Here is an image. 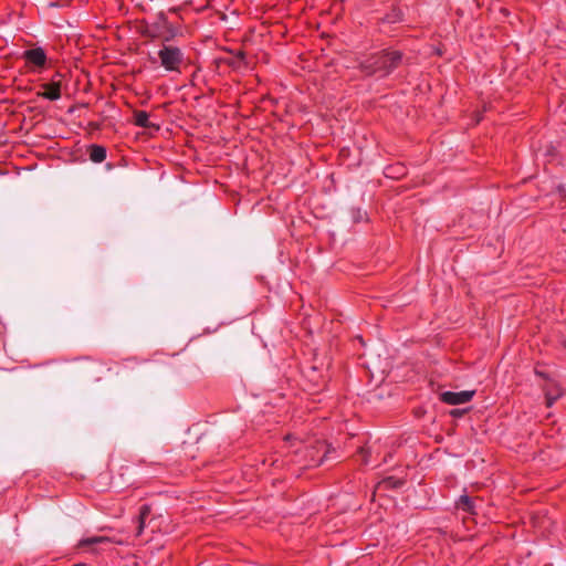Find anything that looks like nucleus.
Wrapping results in <instances>:
<instances>
[{
  "instance_id": "1",
  "label": "nucleus",
  "mask_w": 566,
  "mask_h": 566,
  "mask_svg": "<svg viewBox=\"0 0 566 566\" xmlns=\"http://www.w3.org/2000/svg\"><path fill=\"white\" fill-rule=\"evenodd\" d=\"M402 62V54L399 51H387L375 53L367 57L361 67L368 75L387 76Z\"/></svg>"
},
{
  "instance_id": "2",
  "label": "nucleus",
  "mask_w": 566,
  "mask_h": 566,
  "mask_svg": "<svg viewBox=\"0 0 566 566\" xmlns=\"http://www.w3.org/2000/svg\"><path fill=\"white\" fill-rule=\"evenodd\" d=\"M158 56L161 65L167 71H177L184 59L180 49L172 45H164L158 52Z\"/></svg>"
},
{
  "instance_id": "3",
  "label": "nucleus",
  "mask_w": 566,
  "mask_h": 566,
  "mask_svg": "<svg viewBox=\"0 0 566 566\" xmlns=\"http://www.w3.org/2000/svg\"><path fill=\"white\" fill-rule=\"evenodd\" d=\"M474 394V390H463L459 392L444 391L440 395V399L448 405H461L470 401Z\"/></svg>"
},
{
  "instance_id": "4",
  "label": "nucleus",
  "mask_w": 566,
  "mask_h": 566,
  "mask_svg": "<svg viewBox=\"0 0 566 566\" xmlns=\"http://www.w3.org/2000/svg\"><path fill=\"white\" fill-rule=\"evenodd\" d=\"M23 57L25 59L27 62L39 67L44 66L46 62V55L42 48H34L24 51Z\"/></svg>"
},
{
  "instance_id": "5",
  "label": "nucleus",
  "mask_w": 566,
  "mask_h": 566,
  "mask_svg": "<svg viewBox=\"0 0 566 566\" xmlns=\"http://www.w3.org/2000/svg\"><path fill=\"white\" fill-rule=\"evenodd\" d=\"M43 92L38 93V96L50 101H56L61 97V84L60 82H52L42 85Z\"/></svg>"
},
{
  "instance_id": "6",
  "label": "nucleus",
  "mask_w": 566,
  "mask_h": 566,
  "mask_svg": "<svg viewBox=\"0 0 566 566\" xmlns=\"http://www.w3.org/2000/svg\"><path fill=\"white\" fill-rule=\"evenodd\" d=\"M457 507L463 512H467L470 514H476L479 505L475 500H473L469 495L464 494V495H461L460 499L458 500Z\"/></svg>"
},
{
  "instance_id": "7",
  "label": "nucleus",
  "mask_w": 566,
  "mask_h": 566,
  "mask_svg": "<svg viewBox=\"0 0 566 566\" xmlns=\"http://www.w3.org/2000/svg\"><path fill=\"white\" fill-rule=\"evenodd\" d=\"M90 158L94 163H102L106 158V149L98 145H93L90 148Z\"/></svg>"
},
{
  "instance_id": "8",
  "label": "nucleus",
  "mask_w": 566,
  "mask_h": 566,
  "mask_svg": "<svg viewBox=\"0 0 566 566\" xmlns=\"http://www.w3.org/2000/svg\"><path fill=\"white\" fill-rule=\"evenodd\" d=\"M109 542H113V541L106 536H92V537L82 539L80 542V546L81 547H92L97 544L109 543Z\"/></svg>"
},
{
  "instance_id": "9",
  "label": "nucleus",
  "mask_w": 566,
  "mask_h": 566,
  "mask_svg": "<svg viewBox=\"0 0 566 566\" xmlns=\"http://www.w3.org/2000/svg\"><path fill=\"white\" fill-rule=\"evenodd\" d=\"M403 484L401 480L389 476L381 482H379L377 489L378 490H388V489H398Z\"/></svg>"
},
{
  "instance_id": "10",
  "label": "nucleus",
  "mask_w": 566,
  "mask_h": 566,
  "mask_svg": "<svg viewBox=\"0 0 566 566\" xmlns=\"http://www.w3.org/2000/svg\"><path fill=\"white\" fill-rule=\"evenodd\" d=\"M148 118H149V115L144 111H137L134 113V122L137 126L150 127V123H149Z\"/></svg>"
},
{
  "instance_id": "11",
  "label": "nucleus",
  "mask_w": 566,
  "mask_h": 566,
  "mask_svg": "<svg viewBox=\"0 0 566 566\" xmlns=\"http://www.w3.org/2000/svg\"><path fill=\"white\" fill-rule=\"evenodd\" d=\"M317 370H318L317 366H312V367H311V369H310V371H308V374H307V377H308L312 381H314L315 384H317V385H318V384H319V378H322V375H318V374H317Z\"/></svg>"
},
{
  "instance_id": "12",
  "label": "nucleus",
  "mask_w": 566,
  "mask_h": 566,
  "mask_svg": "<svg viewBox=\"0 0 566 566\" xmlns=\"http://www.w3.org/2000/svg\"><path fill=\"white\" fill-rule=\"evenodd\" d=\"M559 395H560V392L558 390L555 394H553L552 391H546V405H547V407H552L553 403L559 397Z\"/></svg>"
},
{
  "instance_id": "13",
  "label": "nucleus",
  "mask_w": 566,
  "mask_h": 566,
  "mask_svg": "<svg viewBox=\"0 0 566 566\" xmlns=\"http://www.w3.org/2000/svg\"><path fill=\"white\" fill-rule=\"evenodd\" d=\"M149 514H150V506L145 504L140 507L138 517H140L142 520L143 518L146 520L149 516Z\"/></svg>"
},
{
  "instance_id": "14",
  "label": "nucleus",
  "mask_w": 566,
  "mask_h": 566,
  "mask_svg": "<svg viewBox=\"0 0 566 566\" xmlns=\"http://www.w3.org/2000/svg\"><path fill=\"white\" fill-rule=\"evenodd\" d=\"M145 524H146V520L145 518L142 520L140 517H138V526H137V534H136L137 536H139L143 533V531L145 528Z\"/></svg>"
},
{
  "instance_id": "15",
  "label": "nucleus",
  "mask_w": 566,
  "mask_h": 566,
  "mask_svg": "<svg viewBox=\"0 0 566 566\" xmlns=\"http://www.w3.org/2000/svg\"><path fill=\"white\" fill-rule=\"evenodd\" d=\"M464 412H465L464 409H454L451 411V415L454 417H459V416L463 415Z\"/></svg>"
},
{
  "instance_id": "16",
  "label": "nucleus",
  "mask_w": 566,
  "mask_h": 566,
  "mask_svg": "<svg viewBox=\"0 0 566 566\" xmlns=\"http://www.w3.org/2000/svg\"><path fill=\"white\" fill-rule=\"evenodd\" d=\"M329 452H331V448H329V447H327V449H326V451H325V453H324L323 458L319 460V462L317 463V465H321V464L324 462V460L327 458V455H328V453H329Z\"/></svg>"
}]
</instances>
